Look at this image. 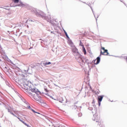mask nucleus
Segmentation results:
<instances>
[{"label":"nucleus","instance_id":"f257e3e1","mask_svg":"<svg viewBox=\"0 0 127 127\" xmlns=\"http://www.w3.org/2000/svg\"><path fill=\"white\" fill-rule=\"evenodd\" d=\"M23 86L25 92L31 99L35 100V101H39L41 100V97L39 96L38 94H37L39 93V91L35 88H32L33 85L31 82L26 80H24Z\"/></svg>","mask_w":127,"mask_h":127},{"label":"nucleus","instance_id":"6e6552de","mask_svg":"<svg viewBox=\"0 0 127 127\" xmlns=\"http://www.w3.org/2000/svg\"><path fill=\"white\" fill-rule=\"evenodd\" d=\"M82 49H83V52L84 55H86V54H87V51H86V49H85V47H84L82 48Z\"/></svg>","mask_w":127,"mask_h":127},{"label":"nucleus","instance_id":"f03ea898","mask_svg":"<svg viewBox=\"0 0 127 127\" xmlns=\"http://www.w3.org/2000/svg\"><path fill=\"white\" fill-rule=\"evenodd\" d=\"M102 51H101V54L102 55H109V52H108V50L105 49V48L101 47Z\"/></svg>","mask_w":127,"mask_h":127},{"label":"nucleus","instance_id":"f8f14e48","mask_svg":"<svg viewBox=\"0 0 127 127\" xmlns=\"http://www.w3.org/2000/svg\"><path fill=\"white\" fill-rule=\"evenodd\" d=\"M50 64H51V62H49V63H46L45 64V65H50Z\"/></svg>","mask_w":127,"mask_h":127},{"label":"nucleus","instance_id":"ddd939ff","mask_svg":"<svg viewBox=\"0 0 127 127\" xmlns=\"http://www.w3.org/2000/svg\"><path fill=\"white\" fill-rule=\"evenodd\" d=\"M45 91L46 92H47V93L48 92V90H47V89H45Z\"/></svg>","mask_w":127,"mask_h":127},{"label":"nucleus","instance_id":"2eb2a0df","mask_svg":"<svg viewBox=\"0 0 127 127\" xmlns=\"http://www.w3.org/2000/svg\"><path fill=\"white\" fill-rule=\"evenodd\" d=\"M11 115H12L13 116H14L15 117H16V116L14 115L13 113H11Z\"/></svg>","mask_w":127,"mask_h":127},{"label":"nucleus","instance_id":"39448f33","mask_svg":"<svg viewBox=\"0 0 127 127\" xmlns=\"http://www.w3.org/2000/svg\"><path fill=\"white\" fill-rule=\"evenodd\" d=\"M103 98H104V96H98V101L99 106H100V105H101V102H102Z\"/></svg>","mask_w":127,"mask_h":127},{"label":"nucleus","instance_id":"1a4fd4ad","mask_svg":"<svg viewBox=\"0 0 127 127\" xmlns=\"http://www.w3.org/2000/svg\"><path fill=\"white\" fill-rule=\"evenodd\" d=\"M64 33H65V35L66 36V37H67V38H69V36H68V34H67V32H66V31L65 30H64Z\"/></svg>","mask_w":127,"mask_h":127},{"label":"nucleus","instance_id":"7ed1b4c3","mask_svg":"<svg viewBox=\"0 0 127 127\" xmlns=\"http://www.w3.org/2000/svg\"><path fill=\"white\" fill-rule=\"evenodd\" d=\"M74 56L76 59H79V58H80V60H81V62L82 63H84V61L82 59V58H81V55H80L79 53H75V54L74 55Z\"/></svg>","mask_w":127,"mask_h":127},{"label":"nucleus","instance_id":"423d86ee","mask_svg":"<svg viewBox=\"0 0 127 127\" xmlns=\"http://www.w3.org/2000/svg\"><path fill=\"white\" fill-rule=\"evenodd\" d=\"M72 52L73 53H78V49L77 48H76V47H74L72 48Z\"/></svg>","mask_w":127,"mask_h":127},{"label":"nucleus","instance_id":"9b49d317","mask_svg":"<svg viewBox=\"0 0 127 127\" xmlns=\"http://www.w3.org/2000/svg\"><path fill=\"white\" fill-rule=\"evenodd\" d=\"M15 3H18L19 0H13Z\"/></svg>","mask_w":127,"mask_h":127},{"label":"nucleus","instance_id":"4468645a","mask_svg":"<svg viewBox=\"0 0 127 127\" xmlns=\"http://www.w3.org/2000/svg\"><path fill=\"white\" fill-rule=\"evenodd\" d=\"M32 112H33V113H35V111H34V110L32 109Z\"/></svg>","mask_w":127,"mask_h":127},{"label":"nucleus","instance_id":"dca6fc26","mask_svg":"<svg viewBox=\"0 0 127 127\" xmlns=\"http://www.w3.org/2000/svg\"><path fill=\"white\" fill-rule=\"evenodd\" d=\"M27 108H30V106H28Z\"/></svg>","mask_w":127,"mask_h":127},{"label":"nucleus","instance_id":"0eeeda50","mask_svg":"<svg viewBox=\"0 0 127 127\" xmlns=\"http://www.w3.org/2000/svg\"><path fill=\"white\" fill-rule=\"evenodd\" d=\"M58 100H59L60 102H62V101H63V97L60 95H59L58 96Z\"/></svg>","mask_w":127,"mask_h":127},{"label":"nucleus","instance_id":"9d476101","mask_svg":"<svg viewBox=\"0 0 127 127\" xmlns=\"http://www.w3.org/2000/svg\"><path fill=\"white\" fill-rule=\"evenodd\" d=\"M80 46H82V48L84 47V45H83V43H82V41H80V44H79Z\"/></svg>","mask_w":127,"mask_h":127},{"label":"nucleus","instance_id":"20e7f679","mask_svg":"<svg viewBox=\"0 0 127 127\" xmlns=\"http://www.w3.org/2000/svg\"><path fill=\"white\" fill-rule=\"evenodd\" d=\"M100 61H101V58L100 57H97L96 60H95L94 61V64L95 65H97V64H99V63H100Z\"/></svg>","mask_w":127,"mask_h":127}]
</instances>
